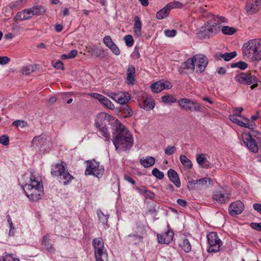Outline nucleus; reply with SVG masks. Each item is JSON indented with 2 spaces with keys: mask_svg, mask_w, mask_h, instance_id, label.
I'll return each instance as SVG.
<instances>
[{
  "mask_svg": "<svg viewBox=\"0 0 261 261\" xmlns=\"http://www.w3.org/2000/svg\"><path fill=\"white\" fill-rule=\"evenodd\" d=\"M77 54V51L76 49L71 50L68 53V58L69 59H73L76 56Z\"/></svg>",
  "mask_w": 261,
  "mask_h": 261,
  "instance_id": "obj_63",
  "label": "nucleus"
},
{
  "mask_svg": "<svg viewBox=\"0 0 261 261\" xmlns=\"http://www.w3.org/2000/svg\"><path fill=\"white\" fill-rule=\"evenodd\" d=\"M109 117H110V120L112 121V123L114 122L115 124L112 141L116 150L126 151L130 149L134 143L132 135L118 119L110 116Z\"/></svg>",
  "mask_w": 261,
  "mask_h": 261,
  "instance_id": "obj_1",
  "label": "nucleus"
},
{
  "mask_svg": "<svg viewBox=\"0 0 261 261\" xmlns=\"http://www.w3.org/2000/svg\"><path fill=\"white\" fill-rule=\"evenodd\" d=\"M248 67V64L243 61H239L237 63H232L231 64V68H238L241 70H245Z\"/></svg>",
  "mask_w": 261,
  "mask_h": 261,
  "instance_id": "obj_41",
  "label": "nucleus"
},
{
  "mask_svg": "<svg viewBox=\"0 0 261 261\" xmlns=\"http://www.w3.org/2000/svg\"><path fill=\"white\" fill-rule=\"evenodd\" d=\"M108 48L115 55L118 56L120 54V50L119 47L114 42V43L110 45Z\"/></svg>",
  "mask_w": 261,
  "mask_h": 261,
  "instance_id": "obj_47",
  "label": "nucleus"
},
{
  "mask_svg": "<svg viewBox=\"0 0 261 261\" xmlns=\"http://www.w3.org/2000/svg\"><path fill=\"white\" fill-rule=\"evenodd\" d=\"M237 30L235 28L228 26H224L221 29L222 33L227 35L233 34Z\"/></svg>",
  "mask_w": 261,
  "mask_h": 261,
  "instance_id": "obj_40",
  "label": "nucleus"
},
{
  "mask_svg": "<svg viewBox=\"0 0 261 261\" xmlns=\"http://www.w3.org/2000/svg\"><path fill=\"white\" fill-rule=\"evenodd\" d=\"M234 79L238 83L244 85H251L257 81L255 76L245 72H241L238 74L236 75Z\"/></svg>",
  "mask_w": 261,
  "mask_h": 261,
  "instance_id": "obj_9",
  "label": "nucleus"
},
{
  "mask_svg": "<svg viewBox=\"0 0 261 261\" xmlns=\"http://www.w3.org/2000/svg\"><path fill=\"white\" fill-rule=\"evenodd\" d=\"M30 10L32 12V16L41 15L45 13L46 10L45 8L41 6H35L33 7Z\"/></svg>",
  "mask_w": 261,
  "mask_h": 261,
  "instance_id": "obj_35",
  "label": "nucleus"
},
{
  "mask_svg": "<svg viewBox=\"0 0 261 261\" xmlns=\"http://www.w3.org/2000/svg\"><path fill=\"white\" fill-rule=\"evenodd\" d=\"M243 56L253 61L261 60V38L251 39L242 46Z\"/></svg>",
  "mask_w": 261,
  "mask_h": 261,
  "instance_id": "obj_3",
  "label": "nucleus"
},
{
  "mask_svg": "<svg viewBox=\"0 0 261 261\" xmlns=\"http://www.w3.org/2000/svg\"><path fill=\"white\" fill-rule=\"evenodd\" d=\"M24 122L23 121L17 120L16 121H14L12 123V125L16 126V127H18L19 126H21L22 127H23V126H24Z\"/></svg>",
  "mask_w": 261,
  "mask_h": 261,
  "instance_id": "obj_62",
  "label": "nucleus"
},
{
  "mask_svg": "<svg viewBox=\"0 0 261 261\" xmlns=\"http://www.w3.org/2000/svg\"><path fill=\"white\" fill-rule=\"evenodd\" d=\"M92 245L94 248V254L98 255L100 253H103L104 242L102 238H94L92 240Z\"/></svg>",
  "mask_w": 261,
  "mask_h": 261,
  "instance_id": "obj_25",
  "label": "nucleus"
},
{
  "mask_svg": "<svg viewBox=\"0 0 261 261\" xmlns=\"http://www.w3.org/2000/svg\"><path fill=\"white\" fill-rule=\"evenodd\" d=\"M143 233H141L140 234L136 233L129 234L125 237L126 241L128 245L139 244L143 241Z\"/></svg>",
  "mask_w": 261,
  "mask_h": 261,
  "instance_id": "obj_22",
  "label": "nucleus"
},
{
  "mask_svg": "<svg viewBox=\"0 0 261 261\" xmlns=\"http://www.w3.org/2000/svg\"><path fill=\"white\" fill-rule=\"evenodd\" d=\"M97 214L99 218V221L103 224H106L107 223L109 216L107 215H105L101 211L98 210L97 212Z\"/></svg>",
  "mask_w": 261,
  "mask_h": 261,
  "instance_id": "obj_43",
  "label": "nucleus"
},
{
  "mask_svg": "<svg viewBox=\"0 0 261 261\" xmlns=\"http://www.w3.org/2000/svg\"><path fill=\"white\" fill-rule=\"evenodd\" d=\"M253 207L255 210L261 214V204L258 203H254Z\"/></svg>",
  "mask_w": 261,
  "mask_h": 261,
  "instance_id": "obj_64",
  "label": "nucleus"
},
{
  "mask_svg": "<svg viewBox=\"0 0 261 261\" xmlns=\"http://www.w3.org/2000/svg\"><path fill=\"white\" fill-rule=\"evenodd\" d=\"M11 259H12V254L7 252L4 253L3 256H0V261H11Z\"/></svg>",
  "mask_w": 261,
  "mask_h": 261,
  "instance_id": "obj_52",
  "label": "nucleus"
},
{
  "mask_svg": "<svg viewBox=\"0 0 261 261\" xmlns=\"http://www.w3.org/2000/svg\"><path fill=\"white\" fill-rule=\"evenodd\" d=\"M171 87L172 84L171 83L162 80L153 84L151 86V89L153 93H158L165 89H169Z\"/></svg>",
  "mask_w": 261,
  "mask_h": 261,
  "instance_id": "obj_15",
  "label": "nucleus"
},
{
  "mask_svg": "<svg viewBox=\"0 0 261 261\" xmlns=\"http://www.w3.org/2000/svg\"><path fill=\"white\" fill-rule=\"evenodd\" d=\"M171 4H167L165 7L158 11L156 13V17L158 19H163L167 17L170 13Z\"/></svg>",
  "mask_w": 261,
  "mask_h": 261,
  "instance_id": "obj_31",
  "label": "nucleus"
},
{
  "mask_svg": "<svg viewBox=\"0 0 261 261\" xmlns=\"http://www.w3.org/2000/svg\"><path fill=\"white\" fill-rule=\"evenodd\" d=\"M135 23L133 27L134 32L135 35L140 36L141 35L142 23L138 16L134 17Z\"/></svg>",
  "mask_w": 261,
  "mask_h": 261,
  "instance_id": "obj_32",
  "label": "nucleus"
},
{
  "mask_svg": "<svg viewBox=\"0 0 261 261\" xmlns=\"http://www.w3.org/2000/svg\"><path fill=\"white\" fill-rule=\"evenodd\" d=\"M196 161L199 165H202L206 163L207 159L204 156V154H200L197 156Z\"/></svg>",
  "mask_w": 261,
  "mask_h": 261,
  "instance_id": "obj_49",
  "label": "nucleus"
},
{
  "mask_svg": "<svg viewBox=\"0 0 261 261\" xmlns=\"http://www.w3.org/2000/svg\"><path fill=\"white\" fill-rule=\"evenodd\" d=\"M140 163L144 167L148 168L154 164L155 159L152 156H148L145 159H141L140 160Z\"/></svg>",
  "mask_w": 261,
  "mask_h": 261,
  "instance_id": "obj_33",
  "label": "nucleus"
},
{
  "mask_svg": "<svg viewBox=\"0 0 261 261\" xmlns=\"http://www.w3.org/2000/svg\"><path fill=\"white\" fill-rule=\"evenodd\" d=\"M54 67L57 69H62L63 70L64 68V66L62 61L60 60H58L57 61L54 65Z\"/></svg>",
  "mask_w": 261,
  "mask_h": 261,
  "instance_id": "obj_58",
  "label": "nucleus"
},
{
  "mask_svg": "<svg viewBox=\"0 0 261 261\" xmlns=\"http://www.w3.org/2000/svg\"><path fill=\"white\" fill-rule=\"evenodd\" d=\"M66 170V164L63 161L53 165L51 169V174L54 177H59Z\"/></svg>",
  "mask_w": 261,
  "mask_h": 261,
  "instance_id": "obj_19",
  "label": "nucleus"
},
{
  "mask_svg": "<svg viewBox=\"0 0 261 261\" xmlns=\"http://www.w3.org/2000/svg\"><path fill=\"white\" fill-rule=\"evenodd\" d=\"M32 146L35 147L36 149L45 150V146L48 145L49 142L46 138L42 136H36L32 141Z\"/></svg>",
  "mask_w": 261,
  "mask_h": 261,
  "instance_id": "obj_16",
  "label": "nucleus"
},
{
  "mask_svg": "<svg viewBox=\"0 0 261 261\" xmlns=\"http://www.w3.org/2000/svg\"><path fill=\"white\" fill-rule=\"evenodd\" d=\"M193 59L195 66L197 67L198 71L200 73L202 72L208 64L207 58L204 55L198 54L195 55Z\"/></svg>",
  "mask_w": 261,
  "mask_h": 261,
  "instance_id": "obj_10",
  "label": "nucleus"
},
{
  "mask_svg": "<svg viewBox=\"0 0 261 261\" xmlns=\"http://www.w3.org/2000/svg\"><path fill=\"white\" fill-rule=\"evenodd\" d=\"M176 148L174 146L168 145L165 149V153L167 155L173 154L176 151Z\"/></svg>",
  "mask_w": 261,
  "mask_h": 261,
  "instance_id": "obj_48",
  "label": "nucleus"
},
{
  "mask_svg": "<svg viewBox=\"0 0 261 261\" xmlns=\"http://www.w3.org/2000/svg\"><path fill=\"white\" fill-rule=\"evenodd\" d=\"M165 35L168 37H174L176 34V31L174 29L173 30H166L164 32Z\"/></svg>",
  "mask_w": 261,
  "mask_h": 261,
  "instance_id": "obj_53",
  "label": "nucleus"
},
{
  "mask_svg": "<svg viewBox=\"0 0 261 261\" xmlns=\"http://www.w3.org/2000/svg\"><path fill=\"white\" fill-rule=\"evenodd\" d=\"M144 196L146 198L152 199L154 197L155 195L154 193H153L152 192L147 190L144 195Z\"/></svg>",
  "mask_w": 261,
  "mask_h": 261,
  "instance_id": "obj_60",
  "label": "nucleus"
},
{
  "mask_svg": "<svg viewBox=\"0 0 261 261\" xmlns=\"http://www.w3.org/2000/svg\"><path fill=\"white\" fill-rule=\"evenodd\" d=\"M261 8V0H247L245 10L247 14L252 15L259 11Z\"/></svg>",
  "mask_w": 261,
  "mask_h": 261,
  "instance_id": "obj_12",
  "label": "nucleus"
},
{
  "mask_svg": "<svg viewBox=\"0 0 261 261\" xmlns=\"http://www.w3.org/2000/svg\"><path fill=\"white\" fill-rule=\"evenodd\" d=\"M132 57L134 59H138L140 57V53L139 52V49L136 47L135 48L133 53L131 55Z\"/></svg>",
  "mask_w": 261,
  "mask_h": 261,
  "instance_id": "obj_57",
  "label": "nucleus"
},
{
  "mask_svg": "<svg viewBox=\"0 0 261 261\" xmlns=\"http://www.w3.org/2000/svg\"><path fill=\"white\" fill-rule=\"evenodd\" d=\"M211 19L215 21V22H216L217 27H219V29L220 27V25L221 23H225L227 21V20L225 17L219 15L213 16V17Z\"/></svg>",
  "mask_w": 261,
  "mask_h": 261,
  "instance_id": "obj_39",
  "label": "nucleus"
},
{
  "mask_svg": "<svg viewBox=\"0 0 261 261\" xmlns=\"http://www.w3.org/2000/svg\"><path fill=\"white\" fill-rule=\"evenodd\" d=\"M220 31L215 21L210 19L200 29L199 34L203 38H209Z\"/></svg>",
  "mask_w": 261,
  "mask_h": 261,
  "instance_id": "obj_4",
  "label": "nucleus"
},
{
  "mask_svg": "<svg viewBox=\"0 0 261 261\" xmlns=\"http://www.w3.org/2000/svg\"><path fill=\"white\" fill-rule=\"evenodd\" d=\"M207 243L209 245L208 252L213 253L220 250L222 242L215 232H211L207 235Z\"/></svg>",
  "mask_w": 261,
  "mask_h": 261,
  "instance_id": "obj_7",
  "label": "nucleus"
},
{
  "mask_svg": "<svg viewBox=\"0 0 261 261\" xmlns=\"http://www.w3.org/2000/svg\"><path fill=\"white\" fill-rule=\"evenodd\" d=\"M195 69V64L193 58H189L183 62L178 68V72L180 74L187 73V71L192 73Z\"/></svg>",
  "mask_w": 261,
  "mask_h": 261,
  "instance_id": "obj_17",
  "label": "nucleus"
},
{
  "mask_svg": "<svg viewBox=\"0 0 261 261\" xmlns=\"http://www.w3.org/2000/svg\"><path fill=\"white\" fill-rule=\"evenodd\" d=\"M124 179L127 181L130 182L133 185H135L136 182L129 175L125 174L124 175Z\"/></svg>",
  "mask_w": 261,
  "mask_h": 261,
  "instance_id": "obj_61",
  "label": "nucleus"
},
{
  "mask_svg": "<svg viewBox=\"0 0 261 261\" xmlns=\"http://www.w3.org/2000/svg\"><path fill=\"white\" fill-rule=\"evenodd\" d=\"M242 117L244 119H245L247 121V122L245 124V127L251 129L252 130H253V129L256 126L255 123L254 122H252V123L250 122L249 120L245 117Z\"/></svg>",
  "mask_w": 261,
  "mask_h": 261,
  "instance_id": "obj_51",
  "label": "nucleus"
},
{
  "mask_svg": "<svg viewBox=\"0 0 261 261\" xmlns=\"http://www.w3.org/2000/svg\"><path fill=\"white\" fill-rule=\"evenodd\" d=\"M108 96L120 105H125L130 99V94L126 92L111 93Z\"/></svg>",
  "mask_w": 261,
  "mask_h": 261,
  "instance_id": "obj_11",
  "label": "nucleus"
},
{
  "mask_svg": "<svg viewBox=\"0 0 261 261\" xmlns=\"http://www.w3.org/2000/svg\"><path fill=\"white\" fill-rule=\"evenodd\" d=\"M180 248L186 252H189L191 250V246L188 240L184 238L179 244Z\"/></svg>",
  "mask_w": 261,
  "mask_h": 261,
  "instance_id": "obj_36",
  "label": "nucleus"
},
{
  "mask_svg": "<svg viewBox=\"0 0 261 261\" xmlns=\"http://www.w3.org/2000/svg\"><path fill=\"white\" fill-rule=\"evenodd\" d=\"M103 42L105 45L109 47L110 45L114 43L111 37L110 36H106L103 39Z\"/></svg>",
  "mask_w": 261,
  "mask_h": 261,
  "instance_id": "obj_50",
  "label": "nucleus"
},
{
  "mask_svg": "<svg viewBox=\"0 0 261 261\" xmlns=\"http://www.w3.org/2000/svg\"><path fill=\"white\" fill-rule=\"evenodd\" d=\"M9 138L7 135H3L0 137V143L4 145H7L9 144Z\"/></svg>",
  "mask_w": 261,
  "mask_h": 261,
  "instance_id": "obj_54",
  "label": "nucleus"
},
{
  "mask_svg": "<svg viewBox=\"0 0 261 261\" xmlns=\"http://www.w3.org/2000/svg\"><path fill=\"white\" fill-rule=\"evenodd\" d=\"M207 182L209 185H213V180L206 177L197 180H191L188 182V188L190 190L200 188L202 186L206 185Z\"/></svg>",
  "mask_w": 261,
  "mask_h": 261,
  "instance_id": "obj_13",
  "label": "nucleus"
},
{
  "mask_svg": "<svg viewBox=\"0 0 261 261\" xmlns=\"http://www.w3.org/2000/svg\"><path fill=\"white\" fill-rule=\"evenodd\" d=\"M251 227L257 231H261V222L260 223H251Z\"/></svg>",
  "mask_w": 261,
  "mask_h": 261,
  "instance_id": "obj_55",
  "label": "nucleus"
},
{
  "mask_svg": "<svg viewBox=\"0 0 261 261\" xmlns=\"http://www.w3.org/2000/svg\"><path fill=\"white\" fill-rule=\"evenodd\" d=\"M91 96L98 100L106 108L110 110H114L115 108L113 103L107 97L98 93H92Z\"/></svg>",
  "mask_w": 261,
  "mask_h": 261,
  "instance_id": "obj_21",
  "label": "nucleus"
},
{
  "mask_svg": "<svg viewBox=\"0 0 261 261\" xmlns=\"http://www.w3.org/2000/svg\"><path fill=\"white\" fill-rule=\"evenodd\" d=\"M124 41L126 44V45L128 47H131L133 45L134 41L132 36L127 35L124 36Z\"/></svg>",
  "mask_w": 261,
  "mask_h": 261,
  "instance_id": "obj_46",
  "label": "nucleus"
},
{
  "mask_svg": "<svg viewBox=\"0 0 261 261\" xmlns=\"http://www.w3.org/2000/svg\"><path fill=\"white\" fill-rule=\"evenodd\" d=\"M94 125L98 129L100 134L105 138L106 141L109 142L110 139V134L106 124V119L102 118H97L95 120Z\"/></svg>",
  "mask_w": 261,
  "mask_h": 261,
  "instance_id": "obj_8",
  "label": "nucleus"
},
{
  "mask_svg": "<svg viewBox=\"0 0 261 261\" xmlns=\"http://www.w3.org/2000/svg\"><path fill=\"white\" fill-rule=\"evenodd\" d=\"M87 167L85 171L86 175H93L99 178L101 177L104 172V168L100 166L99 162L95 160L86 161Z\"/></svg>",
  "mask_w": 261,
  "mask_h": 261,
  "instance_id": "obj_5",
  "label": "nucleus"
},
{
  "mask_svg": "<svg viewBox=\"0 0 261 261\" xmlns=\"http://www.w3.org/2000/svg\"><path fill=\"white\" fill-rule=\"evenodd\" d=\"M35 67L33 65H29L23 67L21 72L23 74L29 75L35 71Z\"/></svg>",
  "mask_w": 261,
  "mask_h": 261,
  "instance_id": "obj_42",
  "label": "nucleus"
},
{
  "mask_svg": "<svg viewBox=\"0 0 261 261\" xmlns=\"http://www.w3.org/2000/svg\"><path fill=\"white\" fill-rule=\"evenodd\" d=\"M237 55V52L236 51H233L230 53H225L223 54V59L225 61H229L231 60L232 59L236 57Z\"/></svg>",
  "mask_w": 261,
  "mask_h": 261,
  "instance_id": "obj_44",
  "label": "nucleus"
},
{
  "mask_svg": "<svg viewBox=\"0 0 261 261\" xmlns=\"http://www.w3.org/2000/svg\"><path fill=\"white\" fill-rule=\"evenodd\" d=\"M88 51L91 54L92 57L104 58L106 56L104 49L98 48L96 46H89L88 48Z\"/></svg>",
  "mask_w": 261,
  "mask_h": 261,
  "instance_id": "obj_27",
  "label": "nucleus"
},
{
  "mask_svg": "<svg viewBox=\"0 0 261 261\" xmlns=\"http://www.w3.org/2000/svg\"><path fill=\"white\" fill-rule=\"evenodd\" d=\"M229 195L228 193H222L220 191H216L213 193V199L218 203H225L229 200Z\"/></svg>",
  "mask_w": 261,
  "mask_h": 261,
  "instance_id": "obj_24",
  "label": "nucleus"
},
{
  "mask_svg": "<svg viewBox=\"0 0 261 261\" xmlns=\"http://www.w3.org/2000/svg\"><path fill=\"white\" fill-rule=\"evenodd\" d=\"M10 61V58L6 56L0 57V64L5 65Z\"/></svg>",
  "mask_w": 261,
  "mask_h": 261,
  "instance_id": "obj_56",
  "label": "nucleus"
},
{
  "mask_svg": "<svg viewBox=\"0 0 261 261\" xmlns=\"http://www.w3.org/2000/svg\"><path fill=\"white\" fill-rule=\"evenodd\" d=\"M42 245L50 253H54L56 249L51 242V237L49 234L44 235L42 238Z\"/></svg>",
  "mask_w": 261,
  "mask_h": 261,
  "instance_id": "obj_23",
  "label": "nucleus"
},
{
  "mask_svg": "<svg viewBox=\"0 0 261 261\" xmlns=\"http://www.w3.org/2000/svg\"><path fill=\"white\" fill-rule=\"evenodd\" d=\"M25 195L31 200L37 201L43 194V185L40 177L31 172L30 181L22 186Z\"/></svg>",
  "mask_w": 261,
  "mask_h": 261,
  "instance_id": "obj_2",
  "label": "nucleus"
},
{
  "mask_svg": "<svg viewBox=\"0 0 261 261\" xmlns=\"http://www.w3.org/2000/svg\"><path fill=\"white\" fill-rule=\"evenodd\" d=\"M173 231L169 229L166 232L158 234V242L161 244H168L173 240Z\"/></svg>",
  "mask_w": 261,
  "mask_h": 261,
  "instance_id": "obj_20",
  "label": "nucleus"
},
{
  "mask_svg": "<svg viewBox=\"0 0 261 261\" xmlns=\"http://www.w3.org/2000/svg\"><path fill=\"white\" fill-rule=\"evenodd\" d=\"M168 4H171V5L170 6V8L171 9L172 8H181L182 6V4L178 2H176L174 3H169Z\"/></svg>",
  "mask_w": 261,
  "mask_h": 261,
  "instance_id": "obj_59",
  "label": "nucleus"
},
{
  "mask_svg": "<svg viewBox=\"0 0 261 261\" xmlns=\"http://www.w3.org/2000/svg\"><path fill=\"white\" fill-rule=\"evenodd\" d=\"M135 68L133 65H129L126 72V79L129 84H133L135 80Z\"/></svg>",
  "mask_w": 261,
  "mask_h": 261,
  "instance_id": "obj_30",
  "label": "nucleus"
},
{
  "mask_svg": "<svg viewBox=\"0 0 261 261\" xmlns=\"http://www.w3.org/2000/svg\"><path fill=\"white\" fill-rule=\"evenodd\" d=\"M167 174L170 181L172 182L176 187H180L181 182L177 173L174 170L170 169L168 171Z\"/></svg>",
  "mask_w": 261,
  "mask_h": 261,
  "instance_id": "obj_26",
  "label": "nucleus"
},
{
  "mask_svg": "<svg viewBox=\"0 0 261 261\" xmlns=\"http://www.w3.org/2000/svg\"><path fill=\"white\" fill-rule=\"evenodd\" d=\"M154 105L155 103L151 98H146L143 100V108L147 111L153 109Z\"/></svg>",
  "mask_w": 261,
  "mask_h": 261,
  "instance_id": "obj_37",
  "label": "nucleus"
},
{
  "mask_svg": "<svg viewBox=\"0 0 261 261\" xmlns=\"http://www.w3.org/2000/svg\"><path fill=\"white\" fill-rule=\"evenodd\" d=\"M179 160L185 168L187 170H190L193 167V164L191 161L185 155H180Z\"/></svg>",
  "mask_w": 261,
  "mask_h": 261,
  "instance_id": "obj_34",
  "label": "nucleus"
},
{
  "mask_svg": "<svg viewBox=\"0 0 261 261\" xmlns=\"http://www.w3.org/2000/svg\"><path fill=\"white\" fill-rule=\"evenodd\" d=\"M243 141L245 145L252 152L256 153L258 150V146L255 139H253L251 134L243 136Z\"/></svg>",
  "mask_w": 261,
  "mask_h": 261,
  "instance_id": "obj_14",
  "label": "nucleus"
},
{
  "mask_svg": "<svg viewBox=\"0 0 261 261\" xmlns=\"http://www.w3.org/2000/svg\"><path fill=\"white\" fill-rule=\"evenodd\" d=\"M180 107L186 111L202 112L203 107L197 100L183 98L178 100Z\"/></svg>",
  "mask_w": 261,
  "mask_h": 261,
  "instance_id": "obj_6",
  "label": "nucleus"
},
{
  "mask_svg": "<svg viewBox=\"0 0 261 261\" xmlns=\"http://www.w3.org/2000/svg\"><path fill=\"white\" fill-rule=\"evenodd\" d=\"M162 100L164 103L171 104L176 102V98L172 95H166L161 97Z\"/></svg>",
  "mask_w": 261,
  "mask_h": 261,
  "instance_id": "obj_38",
  "label": "nucleus"
},
{
  "mask_svg": "<svg viewBox=\"0 0 261 261\" xmlns=\"http://www.w3.org/2000/svg\"><path fill=\"white\" fill-rule=\"evenodd\" d=\"M32 17V12L30 9H25L22 11L17 12L15 16V19L19 20H24L28 19Z\"/></svg>",
  "mask_w": 261,
  "mask_h": 261,
  "instance_id": "obj_29",
  "label": "nucleus"
},
{
  "mask_svg": "<svg viewBox=\"0 0 261 261\" xmlns=\"http://www.w3.org/2000/svg\"><path fill=\"white\" fill-rule=\"evenodd\" d=\"M58 180L60 183L64 185H67L73 179V176L71 175L66 169L59 177Z\"/></svg>",
  "mask_w": 261,
  "mask_h": 261,
  "instance_id": "obj_28",
  "label": "nucleus"
},
{
  "mask_svg": "<svg viewBox=\"0 0 261 261\" xmlns=\"http://www.w3.org/2000/svg\"><path fill=\"white\" fill-rule=\"evenodd\" d=\"M152 175L159 179H162L164 177V174L163 172L160 171L158 168H154L152 170Z\"/></svg>",
  "mask_w": 261,
  "mask_h": 261,
  "instance_id": "obj_45",
  "label": "nucleus"
},
{
  "mask_svg": "<svg viewBox=\"0 0 261 261\" xmlns=\"http://www.w3.org/2000/svg\"><path fill=\"white\" fill-rule=\"evenodd\" d=\"M244 208L243 203L238 200L232 202L229 206L228 210L231 216H235L241 214Z\"/></svg>",
  "mask_w": 261,
  "mask_h": 261,
  "instance_id": "obj_18",
  "label": "nucleus"
}]
</instances>
